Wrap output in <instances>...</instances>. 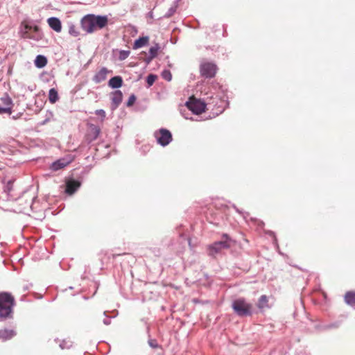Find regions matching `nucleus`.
<instances>
[{
	"instance_id": "nucleus-5",
	"label": "nucleus",
	"mask_w": 355,
	"mask_h": 355,
	"mask_svg": "<svg viewBox=\"0 0 355 355\" xmlns=\"http://www.w3.org/2000/svg\"><path fill=\"white\" fill-rule=\"evenodd\" d=\"M223 240L216 241L209 246L208 253L210 256H214L216 254L220 252L223 249H227L230 247V239L227 235L223 234Z\"/></svg>"
},
{
	"instance_id": "nucleus-16",
	"label": "nucleus",
	"mask_w": 355,
	"mask_h": 355,
	"mask_svg": "<svg viewBox=\"0 0 355 355\" xmlns=\"http://www.w3.org/2000/svg\"><path fill=\"white\" fill-rule=\"evenodd\" d=\"M16 333L12 329H1L0 330V340L6 341L14 337Z\"/></svg>"
},
{
	"instance_id": "nucleus-8",
	"label": "nucleus",
	"mask_w": 355,
	"mask_h": 355,
	"mask_svg": "<svg viewBox=\"0 0 355 355\" xmlns=\"http://www.w3.org/2000/svg\"><path fill=\"white\" fill-rule=\"evenodd\" d=\"M82 28L88 33L95 31L94 24L92 19V15H87L81 19Z\"/></svg>"
},
{
	"instance_id": "nucleus-39",
	"label": "nucleus",
	"mask_w": 355,
	"mask_h": 355,
	"mask_svg": "<svg viewBox=\"0 0 355 355\" xmlns=\"http://www.w3.org/2000/svg\"><path fill=\"white\" fill-rule=\"evenodd\" d=\"M149 15H150V17H153V12H149Z\"/></svg>"
},
{
	"instance_id": "nucleus-1",
	"label": "nucleus",
	"mask_w": 355,
	"mask_h": 355,
	"mask_svg": "<svg viewBox=\"0 0 355 355\" xmlns=\"http://www.w3.org/2000/svg\"><path fill=\"white\" fill-rule=\"evenodd\" d=\"M20 34L22 38L31 39L36 42L43 38V33L36 25L24 24L21 26Z\"/></svg>"
},
{
	"instance_id": "nucleus-15",
	"label": "nucleus",
	"mask_w": 355,
	"mask_h": 355,
	"mask_svg": "<svg viewBox=\"0 0 355 355\" xmlns=\"http://www.w3.org/2000/svg\"><path fill=\"white\" fill-rule=\"evenodd\" d=\"M110 71L106 67H102L93 77V81L96 83H100L107 78V73Z\"/></svg>"
},
{
	"instance_id": "nucleus-29",
	"label": "nucleus",
	"mask_w": 355,
	"mask_h": 355,
	"mask_svg": "<svg viewBox=\"0 0 355 355\" xmlns=\"http://www.w3.org/2000/svg\"><path fill=\"white\" fill-rule=\"evenodd\" d=\"M72 346V343L70 340H62L60 343V347L62 349H69Z\"/></svg>"
},
{
	"instance_id": "nucleus-13",
	"label": "nucleus",
	"mask_w": 355,
	"mask_h": 355,
	"mask_svg": "<svg viewBox=\"0 0 355 355\" xmlns=\"http://www.w3.org/2000/svg\"><path fill=\"white\" fill-rule=\"evenodd\" d=\"M100 132H101V130L98 126H96L94 124H91L89 125V132L87 134V139L89 142L94 141L98 137Z\"/></svg>"
},
{
	"instance_id": "nucleus-37",
	"label": "nucleus",
	"mask_w": 355,
	"mask_h": 355,
	"mask_svg": "<svg viewBox=\"0 0 355 355\" xmlns=\"http://www.w3.org/2000/svg\"><path fill=\"white\" fill-rule=\"evenodd\" d=\"M103 323L105 324V325H109L110 324V319L109 318H105L103 320Z\"/></svg>"
},
{
	"instance_id": "nucleus-4",
	"label": "nucleus",
	"mask_w": 355,
	"mask_h": 355,
	"mask_svg": "<svg viewBox=\"0 0 355 355\" xmlns=\"http://www.w3.org/2000/svg\"><path fill=\"white\" fill-rule=\"evenodd\" d=\"M187 107L195 114H200L205 111L206 104L204 101L192 96L185 103Z\"/></svg>"
},
{
	"instance_id": "nucleus-10",
	"label": "nucleus",
	"mask_w": 355,
	"mask_h": 355,
	"mask_svg": "<svg viewBox=\"0 0 355 355\" xmlns=\"http://www.w3.org/2000/svg\"><path fill=\"white\" fill-rule=\"evenodd\" d=\"M72 159H73L70 156L67 158L60 159L54 162L51 164V168L55 171H58V170L67 166L69 163H71L72 162Z\"/></svg>"
},
{
	"instance_id": "nucleus-31",
	"label": "nucleus",
	"mask_w": 355,
	"mask_h": 355,
	"mask_svg": "<svg viewBox=\"0 0 355 355\" xmlns=\"http://www.w3.org/2000/svg\"><path fill=\"white\" fill-rule=\"evenodd\" d=\"M148 345L153 349H157L160 347L155 339H150L148 340Z\"/></svg>"
},
{
	"instance_id": "nucleus-19",
	"label": "nucleus",
	"mask_w": 355,
	"mask_h": 355,
	"mask_svg": "<svg viewBox=\"0 0 355 355\" xmlns=\"http://www.w3.org/2000/svg\"><path fill=\"white\" fill-rule=\"evenodd\" d=\"M34 62L36 67L41 69L46 65L47 58L44 55H38L36 56Z\"/></svg>"
},
{
	"instance_id": "nucleus-18",
	"label": "nucleus",
	"mask_w": 355,
	"mask_h": 355,
	"mask_svg": "<svg viewBox=\"0 0 355 355\" xmlns=\"http://www.w3.org/2000/svg\"><path fill=\"white\" fill-rule=\"evenodd\" d=\"M149 41V37L148 36L140 37L137 40H136L133 44V49H137L141 48L148 44Z\"/></svg>"
},
{
	"instance_id": "nucleus-2",
	"label": "nucleus",
	"mask_w": 355,
	"mask_h": 355,
	"mask_svg": "<svg viewBox=\"0 0 355 355\" xmlns=\"http://www.w3.org/2000/svg\"><path fill=\"white\" fill-rule=\"evenodd\" d=\"M14 298L7 293H0V318H7L12 313Z\"/></svg>"
},
{
	"instance_id": "nucleus-23",
	"label": "nucleus",
	"mask_w": 355,
	"mask_h": 355,
	"mask_svg": "<svg viewBox=\"0 0 355 355\" xmlns=\"http://www.w3.org/2000/svg\"><path fill=\"white\" fill-rule=\"evenodd\" d=\"M49 100L51 103H55L58 100V94L55 89L52 88L49 90Z\"/></svg>"
},
{
	"instance_id": "nucleus-22",
	"label": "nucleus",
	"mask_w": 355,
	"mask_h": 355,
	"mask_svg": "<svg viewBox=\"0 0 355 355\" xmlns=\"http://www.w3.org/2000/svg\"><path fill=\"white\" fill-rule=\"evenodd\" d=\"M257 306L260 309L268 308V297H266V295H263L260 297L257 303Z\"/></svg>"
},
{
	"instance_id": "nucleus-9",
	"label": "nucleus",
	"mask_w": 355,
	"mask_h": 355,
	"mask_svg": "<svg viewBox=\"0 0 355 355\" xmlns=\"http://www.w3.org/2000/svg\"><path fill=\"white\" fill-rule=\"evenodd\" d=\"M92 19L94 24L95 31L96 30V28L101 29L104 28L107 25L108 21L107 17L105 15L102 16L92 15Z\"/></svg>"
},
{
	"instance_id": "nucleus-12",
	"label": "nucleus",
	"mask_w": 355,
	"mask_h": 355,
	"mask_svg": "<svg viewBox=\"0 0 355 355\" xmlns=\"http://www.w3.org/2000/svg\"><path fill=\"white\" fill-rule=\"evenodd\" d=\"M80 187V182L75 180H69L66 182L65 192L69 195L73 194Z\"/></svg>"
},
{
	"instance_id": "nucleus-14",
	"label": "nucleus",
	"mask_w": 355,
	"mask_h": 355,
	"mask_svg": "<svg viewBox=\"0 0 355 355\" xmlns=\"http://www.w3.org/2000/svg\"><path fill=\"white\" fill-rule=\"evenodd\" d=\"M47 23L50 28L56 33H60L62 31L61 21L55 17H50L47 19Z\"/></svg>"
},
{
	"instance_id": "nucleus-35",
	"label": "nucleus",
	"mask_w": 355,
	"mask_h": 355,
	"mask_svg": "<svg viewBox=\"0 0 355 355\" xmlns=\"http://www.w3.org/2000/svg\"><path fill=\"white\" fill-rule=\"evenodd\" d=\"M153 58V57L148 55L146 58H144V62L146 64H149Z\"/></svg>"
},
{
	"instance_id": "nucleus-21",
	"label": "nucleus",
	"mask_w": 355,
	"mask_h": 355,
	"mask_svg": "<svg viewBox=\"0 0 355 355\" xmlns=\"http://www.w3.org/2000/svg\"><path fill=\"white\" fill-rule=\"evenodd\" d=\"M1 101L2 103L6 106L5 107L10 108L11 113L12 107V101L11 98L7 94H4V95L1 98Z\"/></svg>"
},
{
	"instance_id": "nucleus-7",
	"label": "nucleus",
	"mask_w": 355,
	"mask_h": 355,
	"mask_svg": "<svg viewBox=\"0 0 355 355\" xmlns=\"http://www.w3.org/2000/svg\"><path fill=\"white\" fill-rule=\"evenodd\" d=\"M217 67L211 62H205L200 65L201 75L205 78H212L216 73Z\"/></svg>"
},
{
	"instance_id": "nucleus-6",
	"label": "nucleus",
	"mask_w": 355,
	"mask_h": 355,
	"mask_svg": "<svg viewBox=\"0 0 355 355\" xmlns=\"http://www.w3.org/2000/svg\"><path fill=\"white\" fill-rule=\"evenodd\" d=\"M154 136L157 144L162 146L168 145L172 141V135L171 132L165 128H161L154 132Z\"/></svg>"
},
{
	"instance_id": "nucleus-20",
	"label": "nucleus",
	"mask_w": 355,
	"mask_h": 355,
	"mask_svg": "<svg viewBox=\"0 0 355 355\" xmlns=\"http://www.w3.org/2000/svg\"><path fill=\"white\" fill-rule=\"evenodd\" d=\"M345 302L349 305H355V293L347 292L345 295Z\"/></svg>"
},
{
	"instance_id": "nucleus-17",
	"label": "nucleus",
	"mask_w": 355,
	"mask_h": 355,
	"mask_svg": "<svg viewBox=\"0 0 355 355\" xmlns=\"http://www.w3.org/2000/svg\"><path fill=\"white\" fill-rule=\"evenodd\" d=\"M123 80L121 76H114L110 79L108 82V85L111 88L117 89L122 86Z\"/></svg>"
},
{
	"instance_id": "nucleus-36",
	"label": "nucleus",
	"mask_w": 355,
	"mask_h": 355,
	"mask_svg": "<svg viewBox=\"0 0 355 355\" xmlns=\"http://www.w3.org/2000/svg\"><path fill=\"white\" fill-rule=\"evenodd\" d=\"M338 327V324H331L327 327V329L330 328H337Z\"/></svg>"
},
{
	"instance_id": "nucleus-40",
	"label": "nucleus",
	"mask_w": 355,
	"mask_h": 355,
	"mask_svg": "<svg viewBox=\"0 0 355 355\" xmlns=\"http://www.w3.org/2000/svg\"><path fill=\"white\" fill-rule=\"evenodd\" d=\"M184 118H185V119H189V117H187V116H184Z\"/></svg>"
},
{
	"instance_id": "nucleus-33",
	"label": "nucleus",
	"mask_w": 355,
	"mask_h": 355,
	"mask_svg": "<svg viewBox=\"0 0 355 355\" xmlns=\"http://www.w3.org/2000/svg\"><path fill=\"white\" fill-rule=\"evenodd\" d=\"M95 114L98 116H100L102 117V120H103L105 118V116H106V114H105V112L102 110V109H100V110H96L95 111Z\"/></svg>"
},
{
	"instance_id": "nucleus-25",
	"label": "nucleus",
	"mask_w": 355,
	"mask_h": 355,
	"mask_svg": "<svg viewBox=\"0 0 355 355\" xmlns=\"http://www.w3.org/2000/svg\"><path fill=\"white\" fill-rule=\"evenodd\" d=\"M130 53V51L121 50L119 54V60L121 61L125 60L129 56Z\"/></svg>"
},
{
	"instance_id": "nucleus-24",
	"label": "nucleus",
	"mask_w": 355,
	"mask_h": 355,
	"mask_svg": "<svg viewBox=\"0 0 355 355\" xmlns=\"http://www.w3.org/2000/svg\"><path fill=\"white\" fill-rule=\"evenodd\" d=\"M159 49V46L157 44L151 46L149 49V55H150L155 58L157 55Z\"/></svg>"
},
{
	"instance_id": "nucleus-27",
	"label": "nucleus",
	"mask_w": 355,
	"mask_h": 355,
	"mask_svg": "<svg viewBox=\"0 0 355 355\" xmlns=\"http://www.w3.org/2000/svg\"><path fill=\"white\" fill-rule=\"evenodd\" d=\"M157 79V76L155 75V74H149L148 76H147V78H146V83L148 85V87H150L152 86L155 80Z\"/></svg>"
},
{
	"instance_id": "nucleus-3",
	"label": "nucleus",
	"mask_w": 355,
	"mask_h": 355,
	"mask_svg": "<svg viewBox=\"0 0 355 355\" xmlns=\"http://www.w3.org/2000/svg\"><path fill=\"white\" fill-rule=\"evenodd\" d=\"M234 311L240 317L251 315L252 305L248 303L245 299L239 298L235 300L232 304Z\"/></svg>"
},
{
	"instance_id": "nucleus-11",
	"label": "nucleus",
	"mask_w": 355,
	"mask_h": 355,
	"mask_svg": "<svg viewBox=\"0 0 355 355\" xmlns=\"http://www.w3.org/2000/svg\"><path fill=\"white\" fill-rule=\"evenodd\" d=\"M123 94L120 90H116L111 94L112 110H116L122 101Z\"/></svg>"
},
{
	"instance_id": "nucleus-30",
	"label": "nucleus",
	"mask_w": 355,
	"mask_h": 355,
	"mask_svg": "<svg viewBox=\"0 0 355 355\" xmlns=\"http://www.w3.org/2000/svg\"><path fill=\"white\" fill-rule=\"evenodd\" d=\"M176 11V6H172L171 7L168 11L166 12V14L164 15V18H169L171 17Z\"/></svg>"
},
{
	"instance_id": "nucleus-28",
	"label": "nucleus",
	"mask_w": 355,
	"mask_h": 355,
	"mask_svg": "<svg viewBox=\"0 0 355 355\" xmlns=\"http://www.w3.org/2000/svg\"><path fill=\"white\" fill-rule=\"evenodd\" d=\"M69 33L72 35V36H74V37H77L78 35H79V32L77 30V28L76 26L73 25V24H71L69 26Z\"/></svg>"
},
{
	"instance_id": "nucleus-26",
	"label": "nucleus",
	"mask_w": 355,
	"mask_h": 355,
	"mask_svg": "<svg viewBox=\"0 0 355 355\" xmlns=\"http://www.w3.org/2000/svg\"><path fill=\"white\" fill-rule=\"evenodd\" d=\"M162 77L167 81H171L172 79V74L169 70L165 69L162 73Z\"/></svg>"
},
{
	"instance_id": "nucleus-38",
	"label": "nucleus",
	"mask_w": 355,
	"mask_h": 355,
	"mask_svg": "<svg viewBox=\"0 0 355 355\" xmlns=\"http://www.w3.org/2000/svg\"><path fill=\"white\" fill-rule=\"evenodd\" d=\"M47 121H48V119H46L41 124L44 125Z\"/></svg>"
},
{
	"instance_id": "nucleus-34",
	"label": "nucleus",
	"mask_w": 355,
	"mask_h": 355,
	"mask_svg": "<svg viewBox=\"0 0 355 355\" xmlns=\"http://www.w3.org/2000/svg\"><path fill=\"white\" fill-rule=\"evenodd\" d=\"M2 113H8V114H10V108L0 107V114H2Z\"/></svg>"
},
{
	"instance_id": "nucleus-32",
	"label": "nucleus",
	"mask_w": 355,
	"mask_h": 355,
	"mask_svg": "<svg viewBox=\"0 0 355 355\" xmlns=\"http://www.w3.org/2000/svg\"><path fill=\"white\" fill-rule=\"evenodd\" d=\"M135 101H136V97H135V96L134 94H132V95L129 97V98H128V101H127V103H126V105H127L128 107H130V106H132V105L135 103Z\"/></svg>"
}]
</instances>
